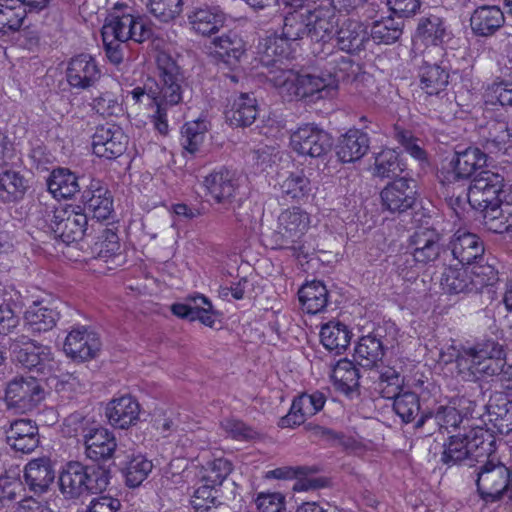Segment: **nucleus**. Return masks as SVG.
<instances>
[{
    "label": "nucleus",
    "mask_w": 512,
    "mask_h": 512,
    "mask_svg": "<svg viewBox=\"0 0 512 512\" xmlns=\"http://www.w3.org/2000/svg\"><path fill=\"white\" fill-rule=\"evenodd\" d=\"M330 77L324 78L311 74H300V99L308 102L327 97L330 94Z\"/></svg>",
    "instance_id": "50"
},
{
    "label": "nucleus",
    "mask_w": 512,
    "mask_h": 512,
    "mask_svg": "<svg viewBox=\"0 0 512 512\" xmlns=\"http://www.w3.org/2000/svg\"><path fill=\"white\" fill-rule=\"evenodd\" d=\"M152 29L130 0H120L108 11L101 30L106 56L113 64L124 59L125 43H143L152 37Z\"/></svg>",
    "instance_id": "1"
},
{
    "label": "nucleus",
    "mask_w": 512,
    "mask_h": 512,
    "mask_svg": "<svg viewBox=\"0 0 512 512\" xmlns=\"http://www.w3.org/2000/svg\"><path fill=\"white\" fill-rule=\"evenodd\" d=\"M307 22H308V37L315 44L321 45L323 48L333 49L334 40L337 28L340 23L339 16L335 9L331 6L319 5L313 9L306 11ZM315 54L328 55L329 53L324 52V49L320 51L314 48Z\"/></svg>",
    "instance_id": "11"
},
{
    "label": "nucleus",
    "mask_w": 512,
    "mask_h": 512,
    "mask_svg": "<svg viewBox=\"0 0 512 512\" xmlns=\"http://www.w3.org/2000/svg\"><path fill=\"white\" fill-rule=\"evenodd\" d=\"M290 144L299 155L318 158L330 151L332 137L317 125L304 124L292 133Z\"/></svg>",
    "instance_id": "14"
},
{
    "label": "nucleus",
    "mask_w": 512,
    "mask_h": 512,
    "mask_svg": "<svg viewBox=\"0 0 512 512\" xmlns=\"http://www.w3.org/2000/svg\"><path fill=\"white\" fill-rule=\"evenodd\" d=\"M505 192L504 177L491 171H481L473 179L467 191L470 206L481 213L501 204V193Z\"/></svg>",
    "instance_id": "10"
},
{
    "label": "nucleus",
    "mask_w": 512,
    "mask_h": 512,
    "mask_svg": "<svg viewBox=\"0 0 512 512\" xmlns=\"http://www.w3.org/2000/svg\"><path fill=\"white\" fill-rule=\"evenodd\" d=\"M487 162V155L477 147L456 150L446 156L437 170V179L446 186L469 179Z\"/></svg>",
    "instance_id": "8"
},
{
    "label": "nucleus",
    "mask_w": 512,
    "mask_h": 512,
    "mask_svg": "<svg viewBox=\"0 0 512 512\" xmlns=\"http://www.w3.org/2000/svg\"><path fill=\"white\" fill-rule=\"evenodd\" d=\"M402 35V21L385 17L373 23L370 36L377 44H392Z\"/></svg>",
    "instance_id": "52"
},
{
    "label": "nucleus",
    "mask_w": 512,
    "mask_h": 512,
    "mask_svg": "<svg viewBox=\"0 0 512 512\" xmlns=\"http://www.w3.org/2000/svg\"><path fill=\"white\" fill-rule=\"evenodd\" d=\"M330 378L338 392L350 399L359 396L360 372L353 361L347 358L337 361L332 368Z\"/></svg>",
    "instance_id": "32"
},
{
    "label": "nucleus",
    "mask_w": 512,
    "mask_h": 512,
    "mask_svg": "<svg viewBox=\"0 0 512 512\" xmlns=\"http://www.w3.org/2000/svg\"><path fill=\"white\" fill-rule=\"evenodd\" d=\"M207 195L226 210H231L238 222H244L245 218L238 211L243 204L241 197V178L236 172L220 168L205 176L203 180Z\"/></svg>",
    "instance_id": "6"
},
{
    "label": "nucleus",
    "mask_w": 512,
    "mask_h": 512,
    "mask_svg": "<svg viewBox=\"0 0 512 512\" xmlns=\"http://www.w3.org/2000/svg\"><path fill=\"white\" fill-rule=\"evenodd\" d=\"M187 20L195 32L207 36L223 27L225 14L218 6L200 4L188 10Z\"/></svg>",
    "instance_id": "29"
},
{
    "label": "nucleus",
    "mask_w": 512,
    "mask_h": 512,
    "mask_svg": "<svg viewBox=\"0 0 512 512\" xmlns=\"http://www.w3.org/2000/svg\"><path fill=\"white\" fill-rule=\"evenodd\" d=\"M205 138L203 123L193 121L184 124L181 130V145L185 151L194 154L199 150Z\"/></svg>",
    "instance_id": "63"
},
{
    "label": "nucleus",
    "mask_w": 512,
    "mask_h": 512,
    "mask_svg": "<svg viewBox=\"0 0 512 512\" xmlns=\"http://www.w3.org/2000/svg\"><path fill=\"white\" fill-rule=\"evenodd\" d=\"M384 329L378 327L368 335L362 336L354 349V360L363 368L377 367L384 356V343L382 341Z\"/></svg>",
    "instance_id": "30"
},
{
    "label": "nucleus",
    "mask_w": 512,
    "mask_h": 512,
    "mask_svg": "<svg viewBox=\"0 0 512 512\" xmlns=\"http://www.w3.org/2000/svg\"><path fill=\"white\" fill-rule=\"evenodd\" d=\"M55 479V471L49 458L29 461L24 468V482L28 490L40 496L47 493Z\"/></svg>",
    "instance_id": "26"
},
{
    "label": "nucleus",
    "mask_w": 512,
    "mask_h": 512,
    "mask_svg": "<svg viewBox=\"0 0 512 512\" xmlns=\"http://www.w3.org/2000/svg\"><path fill=\"white\" fill-rule=\"evenodd\" d=\"M308 36L307 13L293 12L283 18L281 34H274L260 40L258 54L265 66H274L292 54L293 45Z\"/></svg>",
    "instance_id": "4"
},
{
    "label": "nucleus",
    "mask_w": 512,
    "mask_h": 512,
    "mask_svg": "<svg viewBox=\"0 0 512 512\" xmlns=\"http://www.w3.org/2000/svg\"><path fill=\"white\" fill-rule=\"evenodd\" d=\"M49 192L59 199H68L80 191L79 178L66 168L54 169L48 178Z\"/></svg>",
    "instance_id": "42"
},
{
    "label": "nucleus",
    "mask_w": 512,
    "mask_h": 512,
    "mask_svg": "<svg viewBox=\"0 0 512 512\" xmlns=\"http://www.w3.org/2000/svg\"><path fill=\"white\" fill-rule=\"evenodd\" d=\"M101 348L99 336L86 327L73 328L66 336L63 349L72 359L86 361L97 356Z\"/></svg>",
    "instance_id": "21"
},
{
    "label": "nucleus",
    "mask_w": 512,
    "mask_h": 512,
    "mask_svg": "<svg viewBox=\"0 0 512 512\" xmlns=\"http://www.w3.org/2000/svg\"><path fill=\"white\" fill-rule=\"evenodd\" d=\"M416 186L412 179L400 177L381 191L382 205L391 213L402 214L416 204Z\"/></svg>",
    "instance_id": "18"
},
{
    "label": "nucleus",
    "mask_w": 512,
    "mask_h": 512,
    "mask_svg": "<svg viewBox=\"0 0 512 512\" xmlns=\"http://www.w3.org/2000/svg\"><path fill=\"white\" fill-rule=\"evenodd\" d=\"M214 53L228 66L236 65L245 53V43L235 32H228L213 40Z\"/></svg>",
    "instance_id": "41"
},
{
    "label": "nucleus",
    "mask_w": 512,
    "mask_h": 512,
    "mask_svg": "<svg viewBox=\"0 0 512 512\" xmlns=\"http://www.w3.org/2000/svg\"><path fill=\"white\" fill-rule=\"evenodd\" d=\"M499 403L489 406V423L492 425L488 429L492 434L497 432L501 435H508L512 432V401L506 397H501Z\"/></svg>",
    "instance_id": "49"
},
{
    "label": "nucleus",
    "mask_w": 512,
    "mask_h": 512,
    "mask_svg": "<svg viewBox=\"0 0 512 512\" xmlns=\"http://www.w3.org/2000/svg\"><path fill=\"white\" fill-rule=\"evenodd\" d=\"M190 503L194 512H211L220 505L218 490L203 482L194 491Z\"/></svg>",
    "instance_id": "61"
},
{
    "label": "nucleus",
    "mask_w": 512,
    "mask_h": 512,
    "mask_svg": "<svg viewBox=\"0 0 512 512\" xmlns=\"http://www.w3.org/2000/svg\"><path fill=\"white\" fill-rule=\"evenodd\" d=\"M340 50L347 53H356L365 48L369 40L366 26L356 19H345L337 28L334 38Z\"/></svg>",
    "instance_id": "33"
},
{
    "label": "nucleus",
    "mask_w": 512,
    "mask_h": 512,
    "mask_svg": "<svg viewBox=\"0 0 512 512\" xmlns=\"http://www.w3.org/2000/svg\"><path fill=\"white\" fill-rule=\"evenodd\" d=\"M60 313L42 302H34L25 312L27 329L32 333L47 332L53 329Z\"/></svg>",
    "instance_id": "40"
},
{
    "label": "nucleus",
    "mask_w": 512,
    "mask_h": 512,
    "mask_svg": "<svg viewBox=\"0 0 512 512\" xmlns=\"http://www.w3.org/2000/svg\"><path fill=\"white\" fill-rule=\"evenodd\" d=\"M152 469V461L145 456L141 454L132 456L123 469L127 486L138 487L148 477Z\"/></svg>",
    "instance_id": "56"
},
{
    "label": "nucleus",
    "mask_w": 512,
    "mask_h": 512,
    "mask_svg": "<svg viewBox=\"0 0 512 512\" xmlns=\"http://www.w3.org/2000/svg\"><path fill=\"white\" fill-rule=\"evenodd\" d=\"M98 427V423L90 417L83 416L81 413L75 412L65 418L63 423V433L68 437H81L83 442L89 436L94 428Z\"/></svg>",
    "instance_id": "60"
},
{
    "label": "nucleus",
    "mask_w": 512,
    "mask_h": 512,
    "mask_svg": "<svg viewBox=\"0 0 512 512\" xmlns=\"http://www.w3.org/2000/svg\"><path fill=\"white\" fill-rule=\"evenodd\" d=\"M159 80L150 85V97L154 113L151 115L154 128L167 135L169 125L167 110L180 104L183 100L184 76L175 60L166 52H159L156 57Z\"/></svg>",
    "instance_id": "2"
},
{
    "label": "nucleus",
    "mask_w": 512,
    "mask_h": 512,
    "mask_svg": "<svg viewBox=\"0 0 512 512\" xmlns=\"http://www.w3.org/2000/svg\"><path fill=\"white\" fill-rule=\"evenodd\" d=\"M407 252L417 264L436 263L446 253L442 234L431 226L418 227L407 240Z\"/></svg>",
    "instance_id": "12"
},
{
    "label": "nucleus",
    "mask_w": 512,
    "mask_h": 512,
    "mask_svg": "<svg viewBox=\"0 0 512 512\" xmlns=\"http://www.w3.org/2000/svg\"><path fill=\"white\" fill-rule=\"evenodd\" d=\"M149 12L160 22L168 23L182 12V0H148Z\"/></svg>",
    "instance_id": "62"
},
{
    "label": "nucleus",
    "mask_w": 512,
    "mask_h": 512,
    "mask_svg": "<svg viewBox=\"0 0 512 512\" xmlns=\"http://www.w3.org/2000/svg\"><path fill=\"white\" fill-rule=\"evenodd\" d=\"M85 454L93 461L107 460L115 453L116 439L108 429L98 423V427L84 441Z\"/></svg>",
    "instance_id": "37"
},
{
    "label": "nucleus",
    "mask_w": 512,
    "mask_h": 512,
    "mask_svg": "<svg viewBox=\"0 0 512 512\" xmlns=\"http://www.w3.org/2000/svg\"><path fill=\"white\" fill-rule=\"evenodd\" d=\"M65 77L72 89L83 91L96 85L101 78V70L94 57L81 53L70 59Z\"/></svg>",
    "instance_id": "16"
},
{
    "label": "nucleus",
    "mask_w": 512,
    "mask_h": 512,
    "mask_svg": "<svg viewBox=\"0 0 512 512\" xmlns=\"http://www.w3.org/2000/svg\"><path fill=\"white\" fill-rule=\"evenodd\" d=\"M326 403V396L320 391L302 393L294 398L289 412L280 418L278 426L281 428H295L300 426L309 417L320 412Z\"/></svg>",
    "instance_id": "19"
},
{
    "label": "nucleus",
    "mask_w": 512,
    "mask_h": 512,
    "mask_svg": "<svg viewBox=\"0 0 512 512\" xmlns=\"http://www.w3.org/2000/svg\"><path fill=\"white\" fill-rule=\"evenodd\" d=\"M375 175L381 178L398 177L403 171L398 153L393 149H384L375 157Z\"/></svg>",
    "instance_id": "58"
},
{
    "label": "nucleus",
    "mask_w": 512,
    "mask_h": 512,
    "mask_svg": "<svg viewBox=\"0 0 512 512\" xmlns=\"http://www.w3.org/2000/svg\"><path fill=\"white\" fill-rule=\"evenodd\" d=\"M280 187L283 195L292 200H302L312 190L311 182L303 170L290 172Z\"/></svg>",
    "instance_id": "53"
},
{
    "label": "nucleus",
    "mask_w": 512,
    "mask_h": 512,
    "mask_svg": "<svg viewBox=\"0 0 512 512\" xmlns=\"http://www.w3.org/2000/svg\"><path fill=\"white\" fill-rule=\"evenodd\" d=\"M310 226L309 214L299 207L284 210L278 217L277 229L269 236L273 249H290L302 252V238Z\"/></svg>",
    "instance_id": "7"
},
{
    "label": "nucleus",
    "mask_w": 512,
    "mask_h": 512,
    "mask_svg": "<svg viewBox=\"0 0 512 512\" xmlns=\"http://www.w3.org/2000/svg\"><path fill=\"white\" fill-rule=\"evenodd\" d=\"M27 14L21 0H0V32L10 34L19 31Z\"/></svg>",
    "instance_id": "45"
},
{
    "label": "nucleus",
    "mask_w": 512,
    "mask_h": 512,
    "mask_svg": "<svg viewBox=\"0 0 512 512\" xmlns=\"http://www.w3.org/2000/svg\"><path fill=\"white\" fill-rule=\"evenodd\" d=\"M466 355L477 361L478 373L481 377L487 378V369L493 364H500L506 357L505 348L494 339H483L468 346Z\"/></svg>",
    "instance_id": "34"
},
{
    "label": "nucleus",
    "mask_w": 512,
    "mask_h": 512,
    "mask_svg": "<svg viewBox=\"0 0 512 512\" xmlns=\"http://www.w3.org/2000/svg\"><path fill=\"white\" fill-rule=\"evenodd\" d=\"M15 359L25 369L37 375L47 376L54 369V360L50 347L32 343V346L15 351Z\"/></svg>",
    "instance_id": "27"
},
{
    "label": "nucleus",
    "mask_w": 512,
    "mask_h": 512,
    "mask_svg": "<svg viewBox=\"0 0 512 512\" xmlns=\"http://www.w3.org/2000/svg\"><path fill=\"white\" fill-rule=\"evenodd\" d=\"M429 420H433L440 431L450 432V428L456 429L459 427L463 421V416L455 407L441 405L435 412L422 414L415 422V427L421 428Z\"/></svg>",
    "instance_id": "46"
},
{
    "label": "nucleus",
    "mask_w": 512,
    "mask_h": 512,
    "mask_svg": "<svg viewBox=\"0 0 512 512\" xmlns=\"http://www.w3.org/2000/svg\"><path fill=\"white\" fill-rule=\"evenodd\" d=\"M83 213L98 221L109 219L114 212L113 196L99 179H91L81 194Z\"/></svg>",
    "instance_id": "17"
},
{
    "label": "nucleus",
    "mask_w": 512,
    "mask_h": 512,
    "mask_svg": "<svg viewBox=\"0 0 512 512\" xmlns=\"http://www.w3.org/2000/svg\"><path fill=\"white\" fill-rule=\"evenodd\" d=\"M258 114L255 97L242 93L236 97L225 111L227 122L234 127H247L254 123Z\"/></svg>",
    "instance_id": "38"
},
{
    "label": "nucleus",
    "mask_w": 512,
    "mask_h": 512,
    "mask_svg": "<svg viewBox=\"0 0 512 512\" xmlns=\"http://www.w3.org/2000/svg\"><path fill=\"white\" fill-rule=\"evenodd\" d=\"M448 249L454 259L463 266L470 265L481 258L485 250L484 243L478 235L463 230L454 233L448 244Z\"/></svg>",
    "instance_id": "28"
},
{
    "label": "nucleus",
    "mask_w": 512,
    "mask_h": 512,
    "mask_svg": "<svg viewBox=\"0 0 512 512\" xmlns=\"http://www.w3.org/2000/svg\"><path fill=\"white\" fill-rule=\"evenodd\" d=\"M392 399L393 409L403 422L410 423L416 419L420 412V402L415 391H401Z\"/></svg>",
    "instance_id": "57"
},
{
    "label": "nucleus",
    "mask_w": 512,
    "mask_h": 512,
    "mask_svg": "<svg viewBox=\"0 0 512 512\" xmlns=\"http://www.w3.org/2000/svg\"><path fill=\"white\" fill-rule=\"evenodd\" d=\"M302 309L308 314L322 312L328 304V290L320 281L304 284L298 291Z\"/></svg>",
    "instance_id": "43"
},
{
    "label": "nucleus",
    "mask_w": 512,
    "mask_h": 512,
    "mask_svg": "<svg viewBox=\"0 0 512 512\" xmlns=\"http://www.w3.org/2000/svg\"><path fill=\"white\" fill-rule=\"evenodd\" d=\"M7 444L16 452L29 454L39 445L38 426L30 419H17L5 431Z\"/></svg>",
    "instance_id": "23"
},
{
    "label": "nucleus",
    "mask_w": 512,
    "mask_h": 512,
    "mask_svg": "<svg viewBox=\"0 0 512 512\" xmlns=\"http://www.w3.org/2000/svg\"><path fill=\"white\" fill-rule=\"evenodd\" d=\"M474 293H479L484 287L493 285L498 280V272L492 264L476 263L469 269Z\"/></svg>",
    "instance_id": "64"
},
{
    "label": "nucleus",
    "mask_w": 512,
    "mask_h": 512,
    "mask_svg": "<svg viewBox=\"0 0 512 512\" xmlns=\"http://www.w3.org/2000/svg\"><path fill=\"white\" fill-rule=\"evenodd\" d=\"M370 148V138L362 129H349L339 140L337 156L343 163L360 160Z\"/></svg>",
    "instance_id": "35"
},
{
    "label": "nucleus",
    "mask_w": 512,
    "mask_h": 512,
    "mask_svg": "<svg viewBox=\"0 0 512 512\" xmlns=\"http://www.w3.org/2000/svg\"><path fill=\"white\" fill-rule=\"evenodd\" d=\"M432 50L423 52V59L418 69L420 88L428 95H438L449 84V71L446 66L437 61L431 62Z\"/></svg>",
    "instance_id": "22"
},
{
    "label": "nucleus",
    "mask_w": 512,
    "mask_h": 512,
    "mask_svg": "<svg viewBox=\"0 0 512 512\" xmlns=\"http://www.w3.org/2000/svg\"><path fill=\"white\" fill-rule=\"evenodd\" d=\"M496 451V438L483 427L471 428L467 433L453 435L444 444L440 461L451 467L463 461H479L489 458Z\"/></svg>",
    "instance_id": "5"
},
{
    "label": "nucleus",
    "mask_w": 512,
    "mask_h": 512,
    "mask_svg": "<svg viewBox=\"0 0 512 512\" xmlns=\"http://www.w3.org/2000/svg\"><path fill=\"white\" fill-rule=\"evenodd\" d=\"M45 398V391L35 377H15L5 391V400L9 407L22 411L35 408Z\"/></svg>",
    "instance_id": "15"
},
{
    "label": "nucleus",
    "mask_w": 512,
    "mask_h": 512,
    "mask_svg": "<svg viewBox=\"0 0 512 512\" xmlns=\"http://www.w3.org/2000/svg\"><path fill=\"white\" fill-rule=\"evenodd\" d=\"M483 99L485 106L491 109H512V84L503 81L490 84L483 94Z\"/></svg>",
    "instance_id": "54"
},
{
    "label": "nucleus",
    "mask_w": 512,
    "mask_h": 512,
    "mask_svg": "<svg viewBox=\"0 0 512 512\" xmlns=\"http://www.w3.org/2000/svg\"><path fill=\"white\" fill-rule=\"evenodd\" d=\"M91 109L102 117H118L123 114V104L119 96L111 91L100 92L90 103Z\"/></svg>",
    "instance_id": "59"
},
{
    "label": "nucleus",
    "mask_w": 512,
    "mask_h": 512,
    "mask_svg": "<svg viewBox=\"0 0 512 512\" xmlns=\"http://www.w3.org/2000/svg\"><path fill=\"white\" fill-rule=\"evenodd\" d=\"M404 385V377L395 367L386 366L379 371L376 390L381 397L385 399L396 397L403 390Z\"/></svg>",
    "instance_id": "51"
},
{
    "label": "nucleus",
    "mask_w": 512,
    "mask_h": 512,
    "mask_svg": "<svg viewBox=\"0 0 512 512\" xmlns=\"http://www.w3.org/2000/svg\"><path fill=\"white\" fill-rule=\"evenodd\" d=\"M352 335L346 324L340 321H329L321 327L320 341L327 350L339 355L349 347Z\"/></svg>",
    "instance_id": "39"
},
{
    "label": "nucleus",
    "mask_w": 512,
    "mask_h": 512,
    "mask_svg": "<svg viewBox=\"0 0 512 512\" xmlns=\"http://www.w3.org/2000/svg\"><path fill=\"white\" fill-rule=\"evenodd\" d=\"M120 241L117 233L111 228H104L92 245L96 258L108 261L120 254Z\"/></svg>",
    "instance_id": "55"
},
{
    "label": "nucleus",
    "mask_w": 512,
    "mask_h": 512,
    "mask_svg": "<svg viewBox=\"0 0 512 512\" xmlns=\"http://www.w3.org/2000/svg\"><path fill=\"white\" fill-rule=\"evenodd\" d=\"M449 35L447 30L446 21L444 18L435 15L427 14L422 16L417 25L416 36L425 44L432 45V53L443 55V48L441 45L444 43L445 38ZM426 50H430L427 48Z\"/></svg>",
    "instance_id": "31"
},
{
    "label": "nucleus",
    "mask_w": 512,
    "mask_h": 512,
    "mask_svg": "<svg viewBox=\"0 0 512 512\" xmlns=\"http://www.w3.org/2000/svg\"><path fill=\"white\" fill-rule=\"evenodd\" d=\"M140 405L131 395L113 398L105 408V415L111 426L128 429L139 420Z\"/></svg>",
    "instance_id": "25"
},
{
    "label": "nucleus",
    "mask_w": 512,
    "mask_h": 512,
    "mask_svg": "<svg viewBox=\"0 0 512 512\" xmlns=\"http://www.w3.org/2000/svg\"><path fill=\"white\" fill-rule=\"evenodd\" d=\"M487 230L497 234L512 233V206L499 204L481 213Z\"/></svg>",
    "instance_id": "48"
},
{
    "label": "nucleus",
    "mask_w": 512,
    "mask_h": 512,
    "mask_svg": "<svg viewBox=\"0 0 512 512\" xmlns=\"http://www.w3.org/2000/svg\"><path fill=\"white\" fill-rule=\"evenodd\" d=\"M510 468L500 461L488 459L477 468L476 486L480 498L494 503L505 498Z\"/></svg>",
    "instance_id": "9"
},
{
    "label": "nucleus",
    "mask_w": 512,
    "mask_h": 512,
    "mask_svg": "<svg viewBox=\"0 0 512 512\" xmlns=\"http://www.w3.org/2000/svg\"><path fill=\"white\" fill-rule=\"evenodd\" d=\"M28 189V181L17 171L0 173V199L3 202H17L23 199Z\"/></svg>",
    "instance_id": "47"
},
{
    "label": "nucleus",
    "mask_w": 512,
    "mask_h": 512,
    "mask_svg": "<svg viewBox=\"0 0 512 512\" xmlns=\"http://www.w3.org/2000/svg\"><path fill=\"white\" fill-rule=\"evenodd\" d=\"M505 23V16L498 6L477 7L470 17L472 32L479 37L494 35Z\"/></svg>",
    "instance_id": "36"
},
{
    "label": "nucleus",
    "mask_w": 512,
    "mask_h": 512,
    "mask_svg": "<svg viewBox=\"0 0 512 512\" xmlns=\"http://www.w3.org/2000/svg\"><path fill=\"white\" fill-rule=\"evenodd\" d=\"M128 137L116 125L99 126L92 136L93 153L108 160L121 156L127 147Z\"/></svg>",
    "instance_id": "20"
},
{
    "label": "nucleus",
    "mask_w": 512,
    "mask_h": 512,
    "mask_svg": "<svg viewBox=\"0 0 512 512\" xmlns=\"http://www.w3.org/2000/svg\"><path fill=\"white\" fill-rule=\"evenodd\" d=\"M480 143L489 154H505L512 148V126L504 120H491L480 130Z\"/></svg>",
    "instance_id": "24"
},
{
    "label": "nucleus",
    "mask_w": 512,
    "mask_h": 512,
    "mask_svg": "<svg viewBox=\"0 0 512 512\" xmlns=\"http://www.w3.org/2000/svg\"><path fill=\"white\" fill-rule=\"evenodd\" d=\"M49 227L55 238L65 244H71L83 239L88 226L86 213L74 209H57L48 215Z\"/></svg>",
    "instance_id": "13"
},
{
    "label": "nucleus",
    "mask_w": 512,
    "mask_h": 512,
    "mask_svg": "<svg viewBox=\"0 0 512 512\" xmlns=\"http://www.w3.org/2000/svg\"><path fill=\"white\" fill-rule=\"evenodd\" d=\"M440 285L442 290L450 295L474 293L469 269L463 265L445 268L441 275Z\"/></svg>",
    "instance_id": "44"
},
{
    "label": "nucleus",
    "mask_w": 512,
    "mask_h": 512,
    "mask_svg": "<svg viewBox=\"0 0 512 512\" xmlns=\"http://www.w3.org/2000/svg\"><path fill=\"white\" fill-rule=\"evenodd\" d=\"M110 478V470L104 466L70 461L59 475V489L66 500H78L106 490Z\"/></svg>",
    "instance_id": "3"
}]
</instances>
